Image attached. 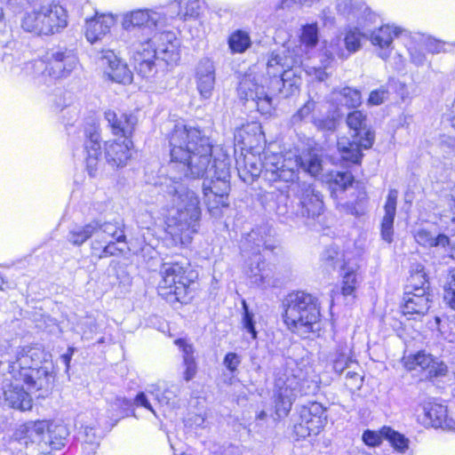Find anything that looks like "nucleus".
<instances>
[{
	"instance_id": "obj_1",
	"label": "nucleus",
	"mask_w": 455,
	"mask_h": 455,
	"mask_svg": "<svg viewBox=\"0 0 455 455\" xmlns=\"http://www.w3.org/2000/svg\"><path fill=\"white\" fill-rule=\"evenodd\" d=\"M171 160L175 168L188 179H204L203 193L208 211L220 215L228 206L230 191L229 163L212 162L213 143L199 127L176 124L169 135Z\"/></svg>"
},
{
	"instance_id": "obj_2",
	"label": "nucleus",
	"mask_w": 455,
	"mask_h": 455,
	"mask_svg": "<svg viewBox=\"0 0 455 455\" xmlns=\"http://www.w3.org/2000/svg\"><path fill=\"white\" fill-rule=\"evenodd\" d=\"M160 191L167 197L175 210L169 228L173 235L188 241L197 232L201 217L200 202L196 193L180 181L172 178H164L160 182Z\"/></svg>"
},
{
	"instance_id": "obj_3",
	"label": "nucleus",
	"mask_w": 455,
	"mask_h": 455,
	"mask_svg": "<svg viewBox=\"0 0 455 455\" xmlns=\"http://www.w3.org/2000/svg\"><path fill=\"white\" fill-rule=\"evenodd\" d=\"M168 16L162 8H144L126 12L122 15L121 26L124 41L133 39H155L160 41H175V35L171 31H161L167 24Z\"/></svg>"
},
{
	"instance_id": "obj_4",
	"label": "nucleus",
	"mask_w": 455,
	"mask_h": 455,
	"mask_svg": "<svg viewBox=\"0 0 455 455\" xmlns=\"http://www.w3.org/2000/svg\"><path fill=\"white\" fill-rule=\"evenodd\" d=\"M283 320L287 328L302 338H309L320 330V304L318 299L304 291H294L284 300Z\"/></svg>"
},
{
	"instance_id": "obj_5",
	"label": "nucleus",
	"mask_w": 455,
	"mask_h": 455,
	"mask_svg": "<svg viewBox=\"0 0 455 455\" xmlns=\"http://www.w3.org/2000/svg\"><path fill=\"white\" fill-rule=\"evenodd\" d=\"M132 51V64L136 72L143 78L150 79L157 73L156 60L166 64L176 62L180 59L175 41L155 39H133L125 41Z\"/></svg>"
},
{
	"instance_id": "obj_6",
	"label": "nucleus",
	"mask_w": 455,
	"mask_h": 455,
	"mask_svg": "<svg viewBox=\"0 0 455 455\" xmlns=\"http://www.w3.org/2000/svg\"><path fill=\"white\" fill-rule=\"evenodd\" d=\"M346 123L351 131H354L353 140L347 137L338 140L337 146L341 157L353 164L360 163L362 149H369L375 140L374 131L369 124L367 114L362 110H354L347 114Z\"/></svg>"
},
{
	"instance_id": "obj_7",
	"label": "nucleus",
	"mask_w": 455,
	"mask_h": 455,
	"mask_svg": "<svg viewBox=\"0 0 455 455\" xmlns=\"http://www.w3.org/2000/svg\"><path fill=\"white\" fill-rule=\"evenodd\" d=\"M162 279L158 283V294L170 302H186L188 288L197 275L190 269L188 259L165 262L160 269Z\"/></svg>"
},
{
	"instance_id": "obj_8",
	"label": "nucleus",
	"mask_w": 455,
	"mask_h": 455,
	"mask_svg": "<svg viewBox=\"0 0 455 455\" xmlns=\"http://www.w3.org/2000/svg\"><path fill=\"white\" fill-rule=\"evenodd\" d=\"M68 15L60 4L51 3L38 10L26 12L20 20L21 28L36 36H52L68 27Z\"/></svg>"
},
{
	"instance_id": "obj_9",
	"label": "nucleus",
	"mask_w": 455,
	"mask_h": 455,
	"mask_svg": "<svg viewBox=\"0 0 455 455\" xmlns=\"http://www.w3.org/2000/svg\"><path fill=\"white\" fill-rule=\"evenodd\" d=\"M263 166L267 172H270L271 180L284 182H293L298 178L299 167L312 176L318 175L322 170L321 160L315 155L285 158L281 154H267Z\"/></svg>"
},
{
	"instance_id": "obj_10",
	"label": "nucleus",
	"mask_w": 455,
	"mask_h": 455,
	"mask_svg": "<svg viewBox=\"0 0 455 455\" xmlns=\"http://www.w3.org/2000/svg\"><path fill=\"white\" fill-rule=\"evenodd\" d=\"M318 390L317 384L294 374L284 373L275 382V408L278 419L284 418L290 412L294 400L298 396L311 395Z\"/></svg>"
},
{
	"instance_id": "obj_11",
	"label": "nucleus",
	"mask_w": 455,
	"mask_h": 455,
	"mask_svg": "<svg viewBox=\"0 0 455 455\" xmlns=\"http://www.w3.org/2000/svg\"><path fill=\"white\" fill-rule=\"evenodd\" d=\"M12 378L22 379L29 390H49L53 383V372L46 366L35 367L25 347H19L15 360L10 363Z\"/></svg>"
},
{
	"instance_id": "obj_12",
	"label": "nucleus",
	"mask_w": 455,
	"mask_h": 455,
	"mask_svg": "<svg viewBox=\"0 0 455 455\" xmlns=\"http://www.w3.org/2000/svg\"><path fill=\"white\" fill-rule=\"evenodd\" d=\"M327 420L325 408L319 403L302 405L292 418L293 434L297 439L316 435L323 428Z\"/></svg>"
},
{
	"instance_id": "obj_13",
	"label": "nucleus",
	"mask_w": 455,
	"mask_h": 455,
	"mask_svg": "<svg viewBox=\"0 0 455 455\" xmlns=\"http://www.w3.org/2000/svg\"><path fill=\"white\" fill-rule=\"evenodd\" d=\"M267 71L268 76L273 77L272 84L284 97L298 91L300 78L296 76L291 64L283 55L272 52L267 62Z\"/></svg>"
},
{
	"instance_id": "obj_14",
	"label": "nucleus",
	"mask_w": 455,
	"mask_h": 455,
	"mask_svg": "<svg viewBox=\"0 0 455 455\" xmlns=\"http://www.w3.org/2000/svg\"><path fill=\"white\" fill-rule=\"evenodd\" d=\"M45 64L44 74L54 79L68 77L78 64L77 57L72 50L52 48L44 56Z\"/></svg>"
},
{
	"instance_id": "obj_15",
	"label": "nucleus",
	"mask_w": 455,
	"mask_h": 455,
	"mask_svg": "<svg viewBox=\"0 0 455 455\" xmlns=\"http://www.w3.org/2000/svg\"><path fill=\"white\" fill-rule=\"evenodd\" d=\"M237 91L242 100L251 101L262 115H268L274 109L272 92H267L255 77L244 76L239 83Z\"/></svg>"
},
{
	"instance_id": "obj_16",
	"label": "nucleus",
	"mask_w": 455,
	"mask_h": 455,
	"mask_svg": "<svg viewBox=\"0 0 455 455\" xmlns=\"http://www.w3.org/2000/svg\"><path fill=\"white\" fill-rule=\"evenodd\" d=\"M22 379L5 378L0 387V404L19 411H29L33 402L30 395L21 385Z\"/></svg>"
},
{
	"instance_id": "obj_17",
	"label": "nucleus",
	"mask_w": 455,
	"mask_h": 455,
	"mask_svg": "<svg viewBox=\"0 0 455 455\" xmlns=\"http://www.w3.org/2000/svg\"><path fill=\"white\" fill-rule=\"evenodd\" d=\"M295 194L299 199L296 215L302 218L315 219L323 212V202L321 194L312 184L306 181L298 183Z\"/></svg>"
},
{
	"instance_id": "obj_18",
	"label": "nucleus",
	"mask_w": 455,
	"mask_h": 455,
	"mask_svg": "<svg viewBox=\"0 0 455 455\" xmlns=\"http://www.w3.org/2000/svg\"><path fill=\"white\" fill-rule=\"evenodd\" d=\"M420 278L421 286L414 285V291H406L403 298L402 312L403 315H425L430 307V299L427 294L429 285L426 274L418 272L412 276L411 283Z\"/></svg>"
},
{
	"instance_id": "obj_19",
	"label": "nucleus",
	"mask_w": 455,
	"mask_h": 455,
	"mask_svg": "<svg viewBox=\"0 0 455 455\" xmlns=\"http://www.w3.org/2000/svg\"><path fill=\"white\" fill-rule=\"evenodd\" d=\"M403 362L408 371H420L429 379L443 377L448 371V367L443 362L424 352L404 357Z\"/></svg>"
},
{
	"instance_id": "obj_20",
	"label": "nucleus",
	"mask_w": 455,
	"mask_h": 455,
	"mask_svg": "<svg viewBox=\"0 0 455 455\" xmlns=\"http://www.w3.org/2000/svg\"><path fill=\"white\" fill-rule=\"evenodd\" d=\"M92 226H94V231L92 235L91 250L92 253L101 250L103 245L110 239L115 238L118 243L125 240V235L117 223L110 221H101L100 220H92Z\"/></svg>"
},
{
	"instance_id": "obj_21",
	"label": "nucleus",
	"mask_w": 455,
	"mask_h": 455,
	"mask_svg": "<svg viewBox=\"0 0 455 455\" xmlns=\"http://www.w3.org/2000/svg\"><path fill=\"white\" fill-rule=\"evenodd\" d=\"M245 274L251 283L265 287L274 285V267L262 259L261 255H253L248 260Z\"/></svg>"
},
{
	"instance_id": "obj_22",
	"label": "nucleus",
	"mask_w": 455,
	"mask_h": 455,
	"mask_svg": "<svg viewBox=\"0 0 455 455\" xmlns=\"http://www.w3.org/2000/svg\"><path fill=\"white\" fill-rule=\"evenodd\" d=\"M416 242L424 247H436L443 249L445 256L455 259V235L448 236L444 234H433L432 232L421 228L415 235Z\"/></svg>"
},
{
	"instance_id": "obj_23",
	"label": "nucleus",
	"mask_w": 455,
	"mask_h": 455,
	"mask_svg": "<svg viewBox=\"0 0 455 455\" xmlns=\"http://www.w3.org/2000/svg\"><path fill=\"white\" fill-rule=\"evenodd\" d=\"M243 250L251 251L253 255H260L263 251H274L278 248L275 239L270 235L267 227L252 229L243 243Z\"/></svg>"
},
{
	"instance_id": "obj_24",
	"label": "nucleus",
	"mask_w": 455,
	"mask_h": 455,
	"mask_svg": "<svg viewBox=\"0 0 455 455\" xmlns=\"http://www.w3.org/2000/svg\"><path fill=\"white\" fill-rule=\"evenodd\" d=\"M132 141L130 139L115 140L105 143V159L113 168L124 167L132 156Z\"/></svg>"
},
{
	"instance_id": "obj_25",
	"label": "nucleus",
	"mask_w": 455,
	"mask_h": 455,
	"mask_svg": "<svg viewBox=\"0 0 455 455\" xmlns=\"http://www.w3.org/2000/svg\"><path fill=\"white\" fill-rule=\"evenodd\" d=\"M100 135L95 127L85 131L84 149L86 151V169L91 177H95L100 165Z\"/></svg>"
},
{
	"instance_id": "obj_26",
	"label": "nucleus",
	"mask_w": 455,
	"mask_h": 455,
	"mask_svg": "<svg viewBox=\"0 0 455 455\" xmlns=\"http://www.w3.org/2000/svg\"><path fill=\"white\" fill-rule=\"evenodd\" d=\"M215 66L209 58L200 60L196 68V87L204 99L212 95L215 85Z\"/></svg>"
},
{
	"instance_id": "obj_27",
	"label": "nucleus",
	"mask_w": 455,
	"mask_h": 455,
	"mask_svg": "<svg viewBox=\"0 0 455 455\" xmlns=\"http://www.w3.org/2000/svg\"><path fill=\"white\" fill-rule=\"evenodd\" d=\"M449 407L436 403H428L424 406L426 424L435 427L455 431V421L447 418Z\"/></svg>"
},
{
	"instance_id": "obj_28",
	"label": "nucleus",
	"mask_w": 455,
	"mask_h": 455,
	"mask_svg": "<svg viewBox=\"0 0 455 455\" xmlns=\"http://www.w3.org/2000/svg\"><path fill=\"white\" fill-rule=\"evenodd\" d=\"M104 115L113 134L122 135L124 139H130L138 123L135 115L131 113L117 115L110 109L107 110Z\"/></svg>"
},
{
	"instance_id": "obj_29",
	"label": "nucleus",
	"mask_w": 455,
	"mask_h": 455,
	"mask_svg": "<svg viewBox=\"0 0 455 455\" xmlns=\"http://www.w3.org/2000/svg\"><path fill=\"white\" fill-rule=\"evenodd\" d=\"M102 66H106L105 74L116 83H127L132 80V76L127 65L121 61L120 59L112 51L102 52L100 57Z\"/></svg>"
},
{
	"instance_id": "obj_30",
	"label": "nucleus",
	"mask_w": 455,
	"mask_h": 455,
	"mask_svg": "<svg viewBox=\"0 0 455 455\" xmlns=\"http://www.w3.org/2000/svg\"><path fill=\"white\" fill-rule=\"evenodd\" d=\"M116 19L112 14H100L86 19L85 37L93 44L109 33L110 28L115 24Z\"/></svg>"
},
{
	"instance_id": "obj_31",
	"label": "nucleus",
	"mask_w": 455,
	"mask_h": 455,
	"mask_svg": "<svg viewBox=\"0 0 455 455\" xmlns=\"http://www.w3.org/2000/svg\"><path fill=\"white\" fill-rule=\"evenodd\" d=\"M329 102L339 116L341 108H356L362 104L361 92L348 86L333 89L329 95Z\"/></svg>"
},
{
	"instance_id": "obj_32",
	"label": "nucleus",
	"mask_w": 455,
	"mask_h": 455,
	"mask_svg": "<svg viewBox=\"0 0 455 455\" xmlns=\"http://www.w3.org/2000/svg\"><path fill=\"white\" fill-rule=\"evenodd\" d=\"M333 370L342 374L350 368H359L358 363L354 358L353 348L347 340H339L331 355Z\"/></svg>"
},
{
	"instance_id": "obj_33",
	"label": "nucleus",
	"mask_w": 455,
	"mask_h": 455,
	"mask_svg": "<svg viewBox=\"0 0 455 455\" xmlns=\"http://www.w3.org/2000/svg\"><path fill=\"white\" fill-rule=\"evenodd\" d=\"M400 33L399 28H393L389 25L382 26L371 32L370 40L373 45L379 47V56L380 58L386 60L389 57L393 39Z\"/></svg>"
},
{
	"instance_id": "obj_34",
	"label": "nucleus",
	"mask_w": 455,
	"mask_h": 455,
	"mask_svg": "<svg viewBox=\"0 0 455 455\" xmlns=\"http://www.w3.org/2000/svg\"><path fill=\"white\" fill-rule=\"evenodd\" d=\"M397 198L398 191L394 188L389 189L384 205L385 214L381 222V236L387 243H391L393 239V225L396 213Z\"/></svg>"
},
{
	"instance_id": "obj_35",
	"label": "nucleus",
	"mask_w": 455,
	"mask_h": 455,
	"mask_svg": "<svg viewBox=\"0 0 455 455\" xmlns=\"http://www.w3.org/2000/svg\"><path fill=\"white\" fill-rule=\"evenodd\" d=\"M68 435V430L64 425L52 423L41 450L50 452L62 449L66 445Z\"/></svg>"
},
{
	"instance_id": "obj_36",
	"label": "nucleus",
	"mask_w": 455,
	"mask_h": 455,
	"mask_svg": "<svg viewBox=\"0 0 455 455\" xmlns=\"http://www.w3.org/2000/svg\"><path fill=\"white\" fill-rule=\"evenodd\" d=\"M174 343L182 351L183 366L185 368L183 377L186 381H189L196 376L197 371V364L194 356L195 348L192 344L188 343L183 339H178Z\"/></svg>"
},
{
	"instance_id": "obj_37",
	"label": "nucleus",
	"mask_w": 455,
	"mask_h": 455,
	"mask_svg": "<svg viewBox=\"0 0 455 455\" xmlns=\"http://www.w3.org/2000/svg\"><path fill=\"white\" fill-rule=\"evenodd\" d=\"M322 267L323 269L331 273V271L339 269L345 270L348 263L346 262L343 251H339L336 246L326 248L321 256Z\"/></svg>"
},
{
	"instance_id": "obj_38",
	"label": "nucleus",
	"mask_w": 455,
	"mask_h": 455,
	"mask_svg": "<svg viewBox=\"0 0 455 455\" xmlns=\"http://www.w3.org/2000/svg\"><path fill=\"white\" fill-rule=\"evenodd\" d=\"M179 6L177 16L181 20L197 19L204 8V0H175Z\"/></svg>"
},
{
	"instance_id": "obj_39",
	"label": "nucleus",
	"mask_w": 455,
	"mask_h": 455,
	"mask_svg": "<svg viewBox=\"0 0 455 455\" xmlns=\"http://www.w3.org/2000/svg\"><path fill=\"white\" fill-rule=\"evenodd\" d=\"M51 424L52 423L46 420L27 422L24 426L27 437L32 439L33 442L37 443L41 449Z\"/></svg>"
},
{
	"instance_id": "obj_40",
	"label": "nucleus",
	"mask_w": 455,
	"mask_h": 455,
	"mask_svg": "<svg viewBox=\"0 0 455 455\" xmlns=\"http://www.w3.org/2000/svg\"><path fill=\"white\" fill-rule=\"evenodd\" d=\"M94 228V226H92V221L84 225L75 226L68 231L67 239L70 243L81 246L92 238Z\"/></svg>"
},
{
	"instance_id": "obj_41",
	"label": "nucleus",
	"mask_w": 455,
	"mask_h": 455,
	"mask_svg": "<svg viewBox=\"0 0 455 455\" xmlns=\"http://www.w3.org/2000/svg\"><path fill=\"white\" fill-rule=\"evenodd\" d=\"M381 434L396 451L405 453L408 451L410 440L404 435L386 426L381 428Z\"/></svg>"
},
{
	"instance_id": "obj_42",
	"label": "nucleus",
	"mask_w": 455,
	"mask_h": 455,
	"mask_svg": "<svg viewBox=\"0 0 455 455\" xmlns=\"http://www.w3.org/2000/svg\"><path fill=\"white\" fill-rule=\"evenodd\" d=\"M354 177L349 172H337L331 174V180L330 181L331 196L338 197V193H343L352 185Z\"/></svg>"
},
{
	"instance_id": "obj_43",
	"label": "nucleus",
	"mask_w": 455,
	"mask_h": 455,
	"mask_svg": "<svg viewBox=\"0 0 455 455\" xmlns=\"http://www.w3.org/2000/svg\"><path fill=\"white\" fill-rule=\"evenodd\" d=\"M229 48L233 52L242 53L251 46V38L247 32L236 30L228 39Z\"/></svg>"
},
{
	"instance_id": "obj_44",
	"label": "nucleus",
	"mask_w": 455,
	"mask_h": 455,
	"mask_svg": "<svg viewBox=\"0 0 455 455\" xmlns=\"http://www.w3.org/2000/svg\"><path fill=\"white\" fill-rule=\"evenodd\" d=\"M342 276L341 292L344 296L352 295L356 288V274L354 267L347 265L345 270H340Z\"/></svg>"
},
{
	"instance_id": "obj_45",
	"label": "nucleus",
	"mask_w": 455,
	"mask_h": 455,
	"mask_svg": "<svg viewBox=\"0 0 455 455\" xmlns=\"http://www.w3.org/2000/svg\"><path fill=\"white\" fill-rule=\"evenodd\" d=\"M316 102L313 99H308L305 104L299 108L291 117V123L292 125H299L303 122L307 121L312 116V113L315 109Z\"/></svg>"
},
{
	"instance_id": "obj_46",
	"label": "nucleus",
	"mask_w": 455,
	"mask_h": 455,
	"mask_svg": "<svg viewBox=\"0 0 455 455\" xmlns=\"http://www.w3.org/2000/svg\"><path fill=\"white\" fill-rule=\"evenodd\" d=\"M365 9L364 3L355 0H338L337 10L347 17H355Z\"/></svg>"
},
{
	"instance_id": "obj_47",
	"label": "nucleus",
	"mask_w": 455,
	"mask_h": 455,
	"mask_svg": "<svg viewBox=\"0 0 455 455\" xmlns=\"http://www.w3.org/2000/svg\"><path fill=\"white\" fill-rule=\"evenodd\" d=\"M162 405H172L177 397L179 388L174 385L165 387L161 393L159 388L148 391Z\"/></svg>"
},
{
	"instance_id": "obj_48",
	"label": "nucleus",
	"mask_w": 455,
	"mask_h": 455,
	"mask_svg": "<svg viewBox=\"0 0 455 455\" xmlns=\"http://www.w3.org/2000/svg\"><path fill=\"white\" fill-rule=\"evenodd\" d=\"M300 41L307 48H313L317 44L318 27L316 23L307 24L302 27Z\"/></svg>"
},
{
	"instance_id": "obj_49",
	"label": "nucleus",
	"mask_w": 455,
	"mask_h": 455,
	"mask_svg": "<svg viewBox=\"0 0 455 455\" xmlns=\"http://www.w3.org/2000/svg\"><path fill=\"white\" fill-rule=\"evenodd\" d=\"M367 194L365 191H359L357 199H356V204H354L353 203H347L345 204H341L340 207L347 213L355 215V216H361L365 212V204L367 203Z\"/></svg>"
},
{
	"instance_id": "obj_50",
	"label": "nucleus",
	"mask_w": 455,
	"mask_h": 455,
	"mask_svg": "<svg viewBox=\"0 0 455 455\" xmlns=\"http://www.w3.org/2000/svg\"><path fill=\"white\" fill-rule=\"evenodd\" d=\"M443 299L446 303L455 310V268L450 270L443 287Z\"/></svg>"
},
{
	"instance_id": "obj_51",
	"label": "nucleus",
	"mask_w": 455,
	"mask_h": 455,
	"mask_svg": "<svg viewBox=\"0 0 455 455\" xmlns=\"http://www.w3.org/2000/svg\"><path fill=\"white\" fill-rule=\"evenodd\" d=\"M362 34L357 28L349 29L345 36L344 44L349 53L355 52L361 48Z\"/></svg>"
},
{
	"instance_id": "obj_52",
	"label": "nucleus",
	"mask_w": 455,
	"mask_h": 455,
	"mask_svg": "<svg viewBox=\"0 0 455 455\" xmlns=\"http://www.w3.org/2000/svg\"><path fill=\"white\" fill-rule=\"evenodd\" d=\"M243 327L251 335V338L255 339L257 338V331L255 329L254 315L251 312L249 311V307L244 300H243Z\"/></svg>"
},
{
	"instance_id": "obj_53",
	"label": "nucleus",
	"mask_w": 455,
	"mask_h": 455,
	"mask_svg": "<svg viewBox=\"0 0 455 455\" xmlns=\"http://www.w3.org/2000/svg\"><path fill=\"white\" fill-rule=\"evenodd\" d=\"M331 50H327L324 54L323 55V59L321 60V65L319 67H322L323 69H328L331 68V65L333 61V55L336 54L340 58H347V55L345 54V52L336 47V44L331 42Z\"/></svg>"
},
{
	"instance_id": "obj_54",
	"label": "nucleus",
	"mask_w": 455,
	"mask_h": 455,
	"mask_svg": "<svg viewBox=\"0 0 455 455\" xmlns=\"http://www.w3.org/2000/svg\"><path fill=\"white\" fill-rule=\"evenodd\" d=\"M359 368H350L347 369L345 372L346 385L350 389H359L363 384V378L360 373L357 371Z\"/></svg>"
},
{
	"instance_id": "obj_55",
	"label": "nucleus",
	"mask_w": 455,
	"mask_h": 455,
	"mask_svg": "<svg viewBox=\"0 0 455 455\" xmlns=\"http://www.w3.org/2000/svg\"><path fill=\"white\" fill-rule=\"evenodd\" d=\"M117 241L115 238H110L102 247L101 250L94 251L92 253V256L97 257L99 259L109 257L116 255L117 248L116 247V243Z\"/></svg>"
},
{
	"instance_id": "obj_56",
	"label": "nucleus",
	"mask_w": 455,
	"mask_h": 455,
	"mask_svg": "<svg viewBox=\"0 0 455 455\" xmlns=\"http://www.w3.org/2000/svg\"><path fill=\"white\" fill-rule=\"evenodd\" d=\"M25 352H28V357L31 359L35 367H38V364L44 360L46 361L48 355L43 349L37 347H25Z\"/></svg>"
},
{
	"instance_id": "obj_57",
	"label": "nucleus",
	"mask_w": 455,
	"mask_h": 455,
	"mask_svg": "<svg viewBox=\"0 0 455 455\" xmlns=\"http://www.w3.org/2000/svg\"><path fill=\"white\" fill-rule=\"evenodd\" d=\"M362 438L366 445L374 447L381 443L384 436L381 434V429L379 432L366 430L363 432Z\"/></svg>"
},
{
	"instance_id": "obj_58",
	"label": "nucleus",
	"mask_w": 455,
	"mask_h": 455,
	"mask_svg": "<svg viewBox=\"0 0 455 455\" xmlns=\"http://www.w3.org/2000/svg\"><path fill=\"white\" fill-rule=\"evenodd\" d=\"M388 92L384 87L372 91L368 99L369 105H380L387 99Z\"/></svg>"
},
{
	"instance_id": "obj_59",
	"label": "nucleus",
	"mask_w": 455,
	"mask_h": 455,
	"mask_svg": "<svg viewBox=\"0 0 455 455\" xmlns=\"http://www.w3.org/2000/svg\"><path fill=\"white\" fill-rule=\"evenodd\" d=\"M314 125L322 131H333L336 128V120L333 117L313 118Z\"/></svg>"
},
{
	"instance_id": "obj_60",
	"label": "nucleus",
	"mask_w": 455,
	"mask_h": 455,
	"mask_svg": "<svg viewBox=\"0 0 455 455\" xmlns=\"http://www.w3.org/2000/svg\"><path fill=\"white\" fill-rule=\"evenodd\" d=\"M223 363L229 371L235 372L241 363V357L236 353H228L224 357Z\"/></svg>"
},
{
	"instance_id": "obj_61",
	"label": "nucleus",
	"mask_w": 455,
	"mask_h": 455,
	"mask_svg": "<svg viewBox=\"0 0 455 455\" xmlns=\"http://www.w3.org/2000/svg\"><path fill=\"white\" fill-rule=\"evenodd\" d=\"M267 154H273V153L272 152H265L264 156H263V158H262L261 162L259 164L251 163V169H249V172L251 173V175L252 177H259L261 172H264V175L266 176V178L267 180H269L270 181H272L270 180V177H271L270 172H267L264 168V166H263V163H264L266 155H267Z\"/></svg>"
},
{
	"instance_id": "obj_62",
	"label": "nucleus",
	"mask_w": 455,
	"mask_h": 455,
	"mask_svg": "<svg viewBox=\"0 0 455 455\" xmlns=\"http://www.w3.org/2000/svg\"><path fill=\"white\" fill-rule=\"evenodd\" d=\"M113 406L121 411L120 414L127 415L128 411L132 410L133 403L132 402V400L127 399L125 397H116Z\"/></svg>"
},
{
	"instance_id": "obj_63",
	"label": "nucleus",
	"mask_w": 455,
	"mask_h": 455,
	"mask_svg": "<svg viewBox=\"0 0 455 455\" xmlns=\"http://www.w3.org/2000/svg\"><path fill=\"white\" fill-rule=\"evenodd\" d=\"M84 441L91 444H98L100 436L93 427L85 426L83 431Z\"/></svg>"
},
{
	"instance_id": "obj_64",
	"label": "nucleus",
	"mask_w": 455,
	"mask_h": 455,
	"mask_svg": "<svg viewBox=\"0 0 455 455\" xmlns=\"http://www.w3.org/2000/svg\"><path fill=\"white\" fill-rule=\"evenodd\" d=\"M444 44L435 38H427L425 42L426 49L431 53H439L443 50Z\"/></svg>"
}]
</instances>
